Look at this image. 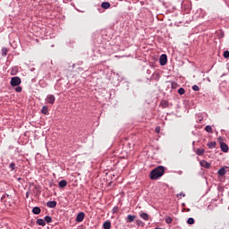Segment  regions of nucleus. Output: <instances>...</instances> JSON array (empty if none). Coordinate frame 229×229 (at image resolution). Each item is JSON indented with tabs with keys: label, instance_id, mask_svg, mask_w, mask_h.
Instances as JSON below:
<instances>
[{
	"label": "nucleus",
	"instance_id": "2eb2a0df",
	"mask_svg": "<svg viewBox=\"0 0 229 229\" xmlns=\"http://www.w3.org/2000/svg\"><path fill=\"white\" fill-rule=\"evenodd\" d=\"M37 225H39V226H46V220L42 219V218H38L36 221Z\"/></svg>",
	"mask_w": 229,
	"mask_h": 229
},
{
	"label": "nucleus",
	"instance_id": "0eeeda50",
	"mask_svg": "<svg viewBox=\"0 0 229 229\" xmlns=\"http://www.w3.org/2000/svg\"><path fill=\"white\" fill-rule=\"evenodd\" d=\"M220 148H221V151H223V153H228V145H226V143L221 142Z\"/></svg>",
	"mask_w": 229,
	"mask_h": 229
},
{
	"label": "nucleus",
	"instance_id": "dca6fc26",
	"mask_svg": "<svg viewBox=\"0 0 229 229\" xmlns=\"http://www.w3.org/2000/svg\"><path fill=\"white\" fill-rule=\"evenodd\" d=\"M218 174L219 176H225V174H226V169H225V167H222L218 170Z\"/></svg>",
	"mask_w": 229,
	"mask_h": 229
},
{
	"label": "nucleus",
	"instance_id": "f3484780",
	"mask_svg": "<svg viewBox=\"0 0 229 229\" xmlns=\"http://www.w3.org/2000/svg\"><path fill=\"white\" fill-rule=\"evenodd\" d=\"M140 216L141 219H144V221H148V219H149V215H148V213H141Z\"/></svg>",
	"mask_w": 229,
	"mask_h": 229
},
{
	"label": "nucleus",
	"instance_id": "423d86ee",
	"mask_svg": "<svg viewBox=\"0 0 229 229\" xmlns=\"http://www.w3.org/2000/svg\"><path fill=\"white\" fill-rule=\"evenodd\" d=\"M201 167H205V169H210V163L207 162L206 160H201L199 162Z\"/></svg>",
	"mask_w": 229,
	"mask_h": 229
},
{
	"label": "nucleus",
	"instance_id": "39448f33",
	"mask_svg": "<svg viewBox=\"0 0 229 229\" xmlns=\"http://www.w3.org/2000/svg\"><path fill=\"white\" fill-rule=\"evenodd\" d=\"M55 100H56V98H55L54 95H48L47 97V103H49V105H55Z\"/></svg>",
	"mask_w": 229,
	"mask_h": 229
},
{
	"label": "nucleus",
	"instance_id": "a878e982",
	"mask_svg": "<svg viewBox=\"0 0 229 229\" xmlns=\"http://www.w3.org/2000/svg\"><path fill=\"white\" fill-rule=\"evenodd\" d=\"M187 223L188 225H194V218L192 217L188 218Z\"/></svg>",
	"mask_w": 229,
	"mask_h": 229
},
{
	"label": "nucleus",
	"instance_id": "bb28decb",
	"mask_svg": "<svg viewBox=\"0 0 229 229\" xmlns=\"http://www.w3.org/2000/svg\"><path fill=\"white\" fill-rule=\"evenodd\" d=\"M192 90H194L195 92H198V90H199V86H198V85H193V86H192Z\"/></svg>",
	"mask_w": 229,
	"mask_h": 229
},
{
	"label": "nucleus",
	"instance_id": "1a4fd4ad",
	"mask_svg": "<svg viewBox=\"0 0 229 229\" xmlns=\"http://www.w3.org/2000/svg\"><path fill=\"white\" fill-rule=\"evenodd\" d=\"M56 204L57 203L55 200H51L47 203V207H48V208H55L56 207Z\"/></svg>",
	"mask_w": 229,
	"mask_h": 229
},
{
	"label": "nucleus",
	"instance_id": "f8f14e48",
	"mask_svg": "<svg viewBox=\"0 0 229 229\" xmlns=\"http://www.w3.org/2000/svg\"><path fill=\"white\" fill-rule=\"evenodd\" d=\"M111 4L109 2H103L101 4V8H103L104 10H108V8H110Z\"/></svg>",
	"mask_w": 229,
	"mask_h": 229
},
{
	"label": "nucleus",
	"instance_id": "5701e85b",
	"mask_svg": "<svg viewBox=\"0 0 229 229\" xmlns=\"http://www.w3.org/2000/svg\"><path fill=\"white\" fill-rule=\"evenodd\" d=\"M165 221L167 223V225H171V223H173V218L171 216H166Z\"/></svg>",
	"mask_w": 229,
	"mask_h": 229
},
{
	"label": "nucleus",
	"instance_id": "a211bd4d",
	"mask_svg": "<svg viewBox=\"0 0 229 229\" xmlns=\"http://www.w3.org/2000/svg\"><path fill=\"white\" fill-rule=\"evenodd\" d=\"M216 141H211V142H208L207 144L208 148H209V149H214V148H216Z\"/></svg>",
	"mask_w": 229,
	"mask_h": 229
},
{
	"label": "nucleus",
	"instance_id": "b1692460",
	"mask_svg": "<svg viewBox=\"0 0 229 229\" xmlns=\"http://www.w3.org/2000/svg\"><path fill=\"white\" fill-rule=\"evenodd\" d=\"M178 94H180V96H183V94H185V89L180 88L178 89Z\"/></svg>",
	"mask_w": 229,
	"mask_h": 229
},
{
	"label": "nucleus",
	"instance_id": "72a5a7b5",
	"mask_svg": "<svg viewBox=\"0 0 229 229\" xmlns=\"http://www.w3.org/2000/svg\"><path fill=\"white\" fill-rule=\"evenodd\" d=\"M29 194H30V192H27V193H26V198H28V197H29Z\"/></svg>",
	"mask_w": 229,
	"mask_h": 229
},
{
	"label": "nucleus",
	"instance_id": "412c9836",
	"mask_svg": "<svg viewBox=\"0 0 229 229\" xmlns=\"http://www.w3.org/2000/svg\"><path fill=\"white\" fill-rule=\"evenodd\" d=\"M8 55V48L3 47L2 48V56H6Z\"/></svg>",
	"mask_w": 229,
	"mask_h": 229
},
{
	"label": "nucleus",
	"instance_id": "ddd939ff",
	"mask_svg": "<svg viewBox=\"0 0 229 229\" xmlns=\"http://www.w3.org/2000/svg\"><path fill=\"white\" fill-rule=\"evenodd\" d=\"M196 155H198L199 157H201L203 155H205V149L204 148H197V150L195 151Z\"/></svg>",
	"mask_w": 229,
	"mask_h": 229
},
{
	"label": "nucleus",
	"instance_id": "9b49d317",
	"mask_svg": "<svg viewBox=\"0 0 229 229\" xmlns=\"http://www.w3.org/2000/svg\"><path fill=\"white\" fill-rule=\"evenodd\" d=\"M42 212V209H40L38 207H34L32 208V214H35V216H38Z\"/></svg>",
	"mask_w": 229,
	"mask_h": 229
},
{
	"label": "nucleus",
	"instance_id": "9d476101",
	"mask_svg": "<svg viewBox=\"0 0 229 229\" xmlns=\"http://www.w3.org/2000/svg\"><path fill=\"white\" fill-rule=\"evenodd\" d=\"M103 228H104V229H111V228H112V222L106 220V221L103 224Z\"/></svg>",
	"mask_w": 229,
	"mask_h": 229
},
{
	"label": "nucleus",
	"instance_id": "6ab92c4d",
	"mask_svg": "<svg viewBox=\"0 0 229 229\" xmlns=\"http://www.w3.org/2000/svg\"><path fill=\"white\" fill-rule=\"evenodd\" d=\"M41 112L44 114V115H47V114H49V109H47V106H44Z\"/></svg>",
	"mask_w": 229,
	"mask_h": 229
},
{
	"label": "nucleus",
	"instance_id": "20e7f679",
	"mask_svg": "<svg viewBox=\"0 0 229 229\" xmlns=\"http://www.w3.org/2000/svg\"><path fill=\"white\" fill-rule=\"evenodd\" d=\"M159 64L160 65H165L167 64V55L163 54L159 57Z\"/></svg>",
	"mask_w": 229,
	"mask_h": 229
},
{
	"label": "nucleus",
	"instance_id": "7ed1b4c3",
	"mask_svg": "<svg viewBox=\"0 0 229 229\" xmlns=\"http://www.w3.org/2000/svg\"><path fill=\"white\" fill-rule=\"evenodd\" d=\"M83 219H85V213H84V212H80V213L77 215V216H76V218H75V221H76L77 223H81V222H83Z\"/></svg>",
	"mask_w": 229,
	"mask_h": 229
},
{
	"label": "nucleus",
	"instance_id": "4468645a",
	"mask_svg": "<svg viewBox=\"0 0 229 229\" xmlns=\"http://www.w3.org/2000/svg\"><path fill=\"white\" fill-rule=\"evenodd\" d=\"M59 187L61 189H64V187H67V181L66 180H62L58 183Z\"/></svg>",
	"mask_w": 229,
	"mask_h": 229
},
{
	"label": "nucleus",
	"instance_id": "c85d7f7f",
	"mask_svg": "<svg viewBox=\"0 0 229 229\" xmlns=\"http://www.w3.org/2000/svg\"><path fill=\"white\" fill-rule=\"evenodd\" d=\"M15 91H16V92H22V87L17 86V87L15 88Z\"/></svg>",
	"mask_w": 229,
	"mask_h": 229
},
{
	"label": "nucleus",
	"instance_id": "f03ea898",
	"mask_svg": "<svg viewBox=\"0 0 229 229\" xmlns=\"http://www.w3.org/2000/svg\"><path fill=\"white\" fill-rule=\"evenodd\" d=\"M21 82H22V81H21V79L19 77H13L11 79L12 87H19Z\"/></svg>",
	"mask_w": 229,
	"mask_h": 229
},
{
	"label": "nucleus",
	"instance_id": "7c9ffc66",
	"mask_svg": "<svg viewBox=\"0 0 229 229\" xmlns=\"http://www.w3.org/2000/svg\"><path fill=\"white\" fill-rule=\"evenodd\" d=\"M162 106H163V108H167V106H168L167 102H164V103L162 104Z\"/></svg>",
	"mask_w": 229,
	"mask_h": 229
},
{
	"label": "nucleus",
	"instance_id": "aec40b11",
	"mask_svg": "<svg viewBox=\"0 0 229 229\" xmlns=\"http://www.w3.org/2000/svg\"><path fill=\"white\" fill-rule=\"evenodd\" d=\"M205 131L208 132V133H214V131H212V126L210 125H207L205 127Z\"/></svg>",
	"mask_w": 229,
	"mask_h": 229
},
{
	"label": "nucleus",
	"instance_id": "2f4dec72",
	"mask_svg": "<svg viewBox=\"0 0 229 229\" xmlns=\"http://www.w3.org/2000/svg\"><path fill=\"white\" fill-rule=\"evenodd\" d=\"M180 196H182L183 198H185V194H182V193L177 194V198H180Z\"/></svg>",
	"mask_w": 229,
	"mask_h": 229
},
{
	"label": "nucleus",
	"instance_id": "6e6552de",
	"mask_svg": "<svg viewBox=\"0 0 229 229\" xmlns=\"http://www.w3.org/2000/svg\"><path fill=\"white\" fill-rule=\"evenodd\" d=\"M136 218H137V216L135 215H128L125 221L126 223H133V221H135Z\"/></svg>",
	"mask_w": 229,
	"mask_h": 229
},
{
	"label": "nucleus",
	"instance_id": "c756f323",
	"mask_svg": "<svg viewBox=\"0 0 229 229\" xmlns=\"http://www.w3.org/2000/svg\"><path fill=\"white\" fill-rule=\"evenodd\" d=\"M155 131L156 133H160V126H157Z\"/></svg>",
	"mask_w": 229,
	"mask_h": 229
},
{
	"label": "nucleus",
	"instance_id": "393cba45",
	"mask_svg": "<svg viewBox=\"0 0 229 229\" xmlns=\"http://www.w3.org/2000/svg\"><path fill=\"white\" fill-rule=\"evenodd\" d=\"M9 168L11 169V171H15V163H11L10 165H9Z\"/></svg>",
	"mask_w": 229,
	"mask_h": 229
},
{
	"label": "nucleus",
	"instance_id": "f257e3e1",
	"mask_svg": "<svg viewBox=\"0 0 229 229\" xmlns=\"http://www.w3.org/2000/svg\"><path fill=\"white\" fill-rule=\"evenodd\" d=\"M164 173H165V167L162 165L156 167L150 172V180H158V178H162Z\"/></svg>",
	"mask_w": 229,
	"mask_h": 229
},
{
	"label": "nucleus",
	"instance_id": "4be33fe9",
	"mask_svg": "<svg viewBox=\"0 0 229 229\" xmlns=\"http://www.w3.org/2000/svg\"><path fill=\"white\" fill-rule=\"evenodd\" d=\"M45 221H46V223H53V217H51L49 216H46Z\"/></svg>",
	"mask_w": 229,
	"mask_h": 229
},
{
	"label": "nucleus",
	"instance_id": "cd10ccee",
	"mask_svg": "<svg viewBox=\"0 0 229 229\" xmlns=\"http://www.w3.org/2000/svg\"><path fill=\"white\" fill-rule=\"evenodd\" d=\"M224 58H229V51L228 50H225L224 52Z\"/></svg>",
	"mask_w": 229,
	"mask_h": 229
},
{
	"label": "nucleus",
	"instance_id": "473e14b6",
	"mask_svg": "<svg viewBox=\"0 0 229 229\" xmlns=\"http://www.w3.org/2000/svg\"><path fill=\"white\" fill-rule=\"evenodd\" d=\"M113 210H114V212H117L118 208H114Z\"/></svg>",
	"mask_w": 229,
	"mask_h": 229
}]
</instances>
